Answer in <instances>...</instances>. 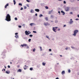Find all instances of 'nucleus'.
<instances>
[{
	"label": "nucleus",
	"mask_w": 79,
	"mask_h": 79,
	"mask_svg": "<svg viewBox=\"0 0 79 79\" xmlns=\"http://www.w3.org/2000/svg\"><path fill=\"white\" fill-rule=\"evenodd\" d=\"M78 32H79V31L78 30H75L74 31V34H73V35L76 36V34H77Z\"/></svg>",
	"instance_id": "2"
},
{
	"label": "nucleus",
	"mask_w": 79,
	"mask_h": 79,
	"mask_svg": "<svg viewBox=\"0 0 79 79\" xmlns=\"http://www.w3.org/2000/svg\"><path fill=\"white\" fill-rule=\"evenodd\" d=\"M7 67L8 68H10V65H8Z\"/></svg>",
	"instance_id": "34"
},
{
	"label": "nucleus",
	"mask_w": 79,
	"mask_h": 79,
	"mask_svg": "<svg viewBox=\"0 0 79 79\" xmlns=\"http://www.w3.org/2000/svg\"><path fill=\"white\" fill-rule=\"evenodd\" d=\"M58 0V1H62V0Z\"/></svg>",
	"instance_id": "55"
},
{
	"label": "nucleus",
	"mask_w": 79,
	"mask_h": 79,
	"mask_svg": "<svg viewBox=\"0 0 79 79\" xmlns=\"http://www.w3.org/2000/svg\"><path fill=\"white\" fill-rule=\"evenodd\" d=\"M49 52H51V51H52V49H49Z\"/></svg>",
	"instance_id": "38"
},
{
	"label": "nucleus",
	"mask_w": 79,
	"mask_h": 79,
	"mask_svg": "<svg viewBox=\"0 0 79 79\" xmlns=\"http://www.w3.org/2000/svg\"><path fill=\"white\" fill-rule=\"evenodd\" d=\"M33 69V68H30V70H31V71H32V70Z\"/></svg>",
	"instance_id": "20"
},
{
	"label": "nucleus",
	"mask_w": 79,
	"mask_h": 79,
	"mask_svg": "<svg viewBox=\"0 0 79 79\" xmlns=\"http://www.w3.org/2000/svg\"><path fill=\"white\" fill-rule=\"evenodd\" d=\"M33 52H35V49L34 48V49L33 50Z\"/></svg>",
	"instance_id": "31"
},
{
	"label": "nucleus",
	"mask_w": 79,
	"mask_h": 79,
	"mask_svg": "<svg viewBox=\"0 0 79 79\" xmlns=\"http://www.w3.org/2000/svg\"><path fill=\"white\" fill-rule=\"evenodd\" d=\"M64 73H65L64 71H63L61 72L62 74H64Z\"/></svg>",
	"instance_id": "15"
},
{
	"label": "nucleus",
	"mask_w": 79,
	"mask_h": 79,
	"mask_svg": "<svg viewBox=\"0 0 79 79\" xmlns=\"http://www.w3.org/2000/svg\"><path fill=\"white\" fill-rule=\"evenodd\" d=\"M65 10L66 11H69V8H68V7H66L65 8Z\"/></svg>",
	"instance_id": "6"
},
{
	"label": "nucleus",
	"mask_w": 79,
	"mask_h": 79,
	"mask_svg": "<svg viewBox=\"0 0 79 79\" xmlns=\"http://www.w3.org/2000/svg\"><path fill=\"white\" fill-rule=\"evenodd\" d=\"M64 4H66V1H64Z\"/></svg>",
	"instance_id": "30"
},
{
	"label": "nucleus",
	"mask_w": 79,
	"mask_h": 79,
	"mask_svg": "<svg viewBox=\"0 0 79 79\" xmlns=\"http://www.w3.org/2000/svg\"><path fill=\"white\" fill-rule=\"evenodd\" d=\"M15 20H18V18H17L16 17H15Z\"/></svg>",
	"instance_id": "27"
},
{
	"label": "nucleus",
	"mask_w": 79,
	"mask_h": 79,
	"mask_svg": "<svg viewBox=\"0 0 79 79\" xmlns=\"http://www.w3.org/2000/svg\"><path fill=\"white\" fill-rule=\"evenodd\" d=\"M35 11H36L37 12H39V11H40V10L39 9H35Z\"/></svg>",
	"instance_id": "10"
},
{
	"label": "nucleus",
	"mask_w": 79,
	"mask_h": 79,
	"mask_svg": "<svg viewBox=\"0 0 79 79\" xmlns=\"http://www.w3.org/2000/svg\"><path fill=\"white\" fill-rule=\"evenodd\" d=\"M57 64H59V63H57Z\"/></svg>",
	"instance_id": "59"
},
{
	"label": "nucleus",
	"mask_w": 79,
	"mask_h": 79,
	"mask_svg": "<svg viewBox=\"0 0 79 79\" xmlns=\"http://www.w3.org/2000/svg\"><path fill=\"white\" fill-rule=\"evenodd\" d=\"M73 23V21L72 20V19H70V21L69 22V23L70 24H72V23Z\"/></svg>",
	"instance_id": "9"
},
{
	"label": "nucleus",
	"mask_w": 79,
	"mask_h": 79,
	"mask_svg": "<svg viewBox=\"0 0 79 79\" xmlns=\"http://www.w3.org/2000/svg\"><path fill=\"white\" fill-rule=\"evenodd\" d=\"M29 36L30 37H32V36H33V35H30Z\"/></svg>",
	"instance_id": "29"
},
{
	"label": "nucleus",
	"mask_w": 79,
	"mask_h": 79,
	"mask_svg": "<svg viewBox=\"0 0 79 79\" xmlns=\"http://www.w3.org/2000/svg\"><path fill=\"white\" fill-rule=\"evenodd\" d=\"M66 25H64V27H66Z\"/></svg>",
	"instance_id": "44"
},
{
	"label": "nucleus",
	"mask_w": 79,
	"mask_h": 79,
	"mask_svg": "<svg viewBox=\"0 0 79 79\" xmlns=\"http://www.w3.org/2000/svg\"><path fill=\"white\" fill-rule=\"evenodd\" d=\"M46 37H47V38L48 39H50V38H49V37H48V36H46Z\"/></svg>",
	"instance_id": "33"
},
{
	"label": "nucleus",
	"mask_w": 79,
	"mask_h": 79,
	"mask_svg": "<svg viewBox=\"0 0 79 79\" xmlns=\"http://www.w3.org/2000/svg\"><path fill=\"white\" fill-rule=\"evenodd\" d=\"M10 64H12V63L11 62H10Z\"/></svg>",
	"instance_id": "58"
},
{
	"label": "nucleus",
	"mask_w": 79,
	"mask_h": 79,
	"mask_svg": "<svg viewBox=\"0 0 79 79\" xmlns=\"http://www.w3.org/2000/svg\"><path fill=\"white\" fill-rule=\"evenodd\" d=\"M65 49H66V50H67V49H68V48H65Z\"/></svg>",
	"instance_id": "43"
},
{
	"label": "nucleus",
	"mask_w": 79,
	"mask_h": 79,
	"mask_svg": "<svg viewBox=\"0 0 79 79\" xmlns=\"http://www.w3.org/2000/svg\"><path fill=\"white\" fill-rule=\"evenodd\" d=\"M78 19H76V20H78Z\"/></svg>",
	"instance_id": "49"
},
{
	"label": "nucleus",
	"mask_w": 79,
	"mask_h": 79,
	"mask_svg": "<svg viewBox=\"0 0 79 79\" xmlns=\"http://www.w3.org/2000/svg\"><path fill=\"white\" fill-rule=\"evenodd\" d=\"M31 32H29V34H31Z\"/></svg>",
	"instance_id": "60"
},
{
	"label": "nucleus",
	"mask_w": 79,
	"mask_h": 79,
	"mask_svg": "<svg viewBox=\"0 0 79 79\" xmlns=\"http://www.w3.org/2000/svg\"><path fill=\"white\" fill-rule=\"evenodd\" d=\"M27 2H30V1H29V0H26Z\"/></svg>",
	"instance_id": "35"
},
{
	"label": "nucleus",
	"mask_w": 79,
	"mask_h": 79,
	"mask_svg": "<svg viewBox=\"0 0 79 79\" xmlns=\"http://www.w3.org/2000/svg\"><path fill=\"white\" fill-rule=\"evenodd\" d=\"M15 37L16 38V39H18L19 37V36L18 35H15Z\"/></svg>",
	"instance_id": "14"
},
{
	"label": "nucleus",
	"mask_w": 79,
	"mask_h": 79,
	"mask_svg": "<svg viewBox=\"0 0 79 79\" xmlns=\"http://www.w3.org/2000/svg\"><path fill=\"white\" fill-rule=\"evenodd\" d=\"M51 22H53V21H51Z\"/></svg>",
	"instance_id": "64"
},
{
	"label": "nucleus",
	"mask_w": 79,
	"mask_h": 79,
	"mask_svg": "<svg viewBox=\"0 0 79 79\" xmlns=\"http://www.w3.org/2000/svg\"><path fill=\"white\" fill-rule=\"evenodd\" d=\"M44 25H45V26H48V25H50V23H48V22L47 23H44Z\"/></svg>",
	"instance_id": "5"
},
{
	"label": "nucleus",
	"mask_w": 79,
	"mask_h": 79,
	"mask_svg": "<svg viewBox=\"0 0 79 79\" xmlns=\"http://www.w3.org/2000/svg\"><path fill=\"white\" fill-rule=\"evenodd\" d=\"M24 69H26V68H24Z\"/></svg>",
	"instance_id": "50"
},
{
	"label": "nucleus",
	"mask_w": 79,
	"mask_h": 79,
	"mask_svg": "<svg viewBox=\"0 0 79 79\" xmlns=\"http://www.w3.org/2000/svg\"><path fill=\"white\" fill-rule=\"evenodd\" d=\"M19 5L20 6H22V4L21 3H19Z\"/></svg>",
	"instance_id": "25"
},
{
	"label": "nucleus",
	"mask_w": 79,
	"mask_h": 79,
	"mask_svg": "<svg viewBox=\"0 0 79 79\" xmlns=\"http://www.w3.org/2000/svg\"><path fill=\"white\" fill-rule=\"evenodd\" d=\"M20 10H23V7H21Z\"/></svg>",
	"instance_id": "40"
},
{
	"label": "nucleus",
	"mask_w": 79,
	"mask_h": 79,
	"mask_svg": "<svg viewBox=\"0 0 79 79\" xmlns=\"http://www.w3.org/2000/svg\"><path fill=\"white\" fill-rule=\"evenodd\" d=\"M33 33H37V32L35 31H33Z\"/></svg>",
	"instance_id": "26"
},
{
	"label": "nucleus",
	"mask_w": 79,
	"mask_h": 79,
	"mask_svg": "<svg viewBox=\"0 0 79 79\" xmlns=\"http://www.w3.org/2000/svg\"><path fill=\"white\" fill-rule=\"evenodd\" d=\"M25 67H26V65H25Z\"/></svg>",
	"instance_id": "61"
},
{
	"label": "nucleus",
	"mask_w": 79,
	"mask_h": 79,
	"mask_svg": "<svg viewBox=\"0 0 79 79\" xmlns=\"http://www.w3.org/2000/svg\"><path fill=\"white\" fill-rule=\"evenodd\" d=\"M42 16H43V15L42 14H40V18L41 17H42Z\"/></svg>",
	"instance_id": "21"
},
{
	"label": "nucleus",
	"mask_w": 79,
	"mask_h": 79,
	"mask_svg": "<svg viewBox=\"0 0 79 79\" xmlns=\"http://www.w3.org/2000/svg\"><path fill=\"white\" fill-rule=\"evenodd\" d=\"M51 17H53V15H51Z\"/></svg>",
	"instance_id": "57"
},
{
	"label": "nucleus",
	"mask_w": 79,
	"mask_h": 79,
	"mask_svg": "<svg viewBox=\"0 0 79 79\" xmlns=\"http://www.w3.org/2000/svg\"><path fill=\"white\" fill-rule=\"evenodd\" d=\"M4 67H5V69H6V66H5Z\"/></svg>",
	"instance_id": "54"
},
{
	"label": "nucleus",
	"mask_w": 79,
	"mask_h": 79,
	"mask_svg": "<svg viewBox=\"0 0 79 79\" xmlns=\"http://www.w3.org/2000/svg\"><path fill=\"white\" fill-rule=\"evenodd\" d=\"M13 2L14 5H16V1L15 0H13Z\"/></svg>",
	"instance_id": "19"
},
{
	"label": "nucleus",
	"mask_w": 79,
	"mask_h": 79,
	"mask_svg": "<svg viewBox=\"0 0 79 79\" xmlns=\"http://www.w3.org/2000/svg\"><path fill=\"white\" fill-rule=\"evenodd\" d=\"M77 17L79 18V15H77Z\"/></svg>",
	"instance_id": "51"
},
{
	"label": "nucleus",
	"mask_w": 79,
	"mask_h": 79,
	"mask_svg": "<svg viewBox=\"0 0 79 79\" xmlns=\"http://www.w3.org/2000/svg\"><path fill=\"white\" fill-rule=\"evenodd\" d=\"M9 6V4L8 3H7L6 4V5L5 6L4 8L6 9V8H7V6Z\"/></svg>",
	"instance_id": "8"
},
{
	"label": "nucleus",
	"mask_w": 79,
	"mask_h": 79,
	"mask_svg": "<svg viewBox=\"0 0 79 79\" xmlns=\"http://www.w3.org/2000/svg\"><path fill=\"white\" fill-rule=\"evenodd\" d=\"M31 13H34V11L33 10L31 9Z\"/></svg>",
	"instance_id": "16"
},
{
	"label": "nucleus",
	"mask_w": 79,
	"mask_h": 79,
	"mask_svg": "<svg viewBox=\"0 0 79 79\" xmlns=\"http://www.w3.org/2000/svg\"><path fill=\"white\" fill-rule=\"evenodd\" d=\"M6 74H10V71H6Z\"/></svg>",
	"instance_id": "11"
},
{
	"label": "nucleus",
	"mask_w": 79,
	"mask_h": 79,
	"mask_svg": "<svg viewBox=\"0 0 79 79\" xmlns=\"http://www.w3.org/2000/svg\"><path fill=\"white\" fill-rule=\"evenodd\" d=\"M17 68H19V65H17Z\"/></svg>",
	"instance_id": "45"
},
{
	"label": "nucleus",
	"mask_w": 79,
	"mask_h": 79,
	"mask_svg": "<svg viewBox=\"0 0 79 79\" xmlns=\"http://www.w3.org/2000/svg\"><path fill=\"white\" fill-rule=\"evenodd\" d=\"M28 32H30L29 31H28Z\"/></svg>",
	"instance_id": "62"
},
{
	"label": "nucleus",
	"mask_w": 79,
	"mask_h": 79,
	"mask_svg": "<svg viewBox=\"0 0 79 79\" xmlns=\"http://www.w3.org/2000/svg\"><path fill=\"white\" fill-rule=\"evenodd\" d=\"M25 33L26 35H29V32H28V31H25Z\"/></svg>",
	"instance_id": "7"
},
{
	"label": "nucleus",
	"mask_w": 79,
	"mask_h": 79,
	"mask_svg": "<svg viewBox=\"0 0 79 79\" xmlns=\"http://www.w3.org/2000/svg\"><path fill=\"white\" fill-rule=\"evenodd\" d=\"M60 56L61 57H62V55H60Z\"/></svg>",
	"instance_id": "53"
},
{
	"label": "nucleus",
	"mask_w": 79,
	"mask_h": 79,
	"mask_svg": "<svg viewBox=\"0 0 79 79\" xmlns=\"http://www.w3.org/2000/svg\"><path fill=\"white\" fill-rule=\"evenodd\" d=\"M51 13V11H49V14H50Z\"/></svg>",
	"instance_id": "46"
},
{
	"label": "nucleus",
	"mask_w": 79,
	"mask_h": 79,
	"mask_svg": "<svg viewBox=\"0 0 79 79\" xmlns=\"http://www.w3.org/2000/svg\"><path fill=\"white\" fill-rule=\"evenodd\" d=\"M61 13H62L63 14V15H65V13L64 12L63 10L61 11Z\"/></svg>",
	"instance_id": "12"
},
{
	"label": "nucleus",
	"mask_w": 79,
	"mask_h": 79,
	"mask_svg": "<svg viewBox=\"0 0 79 79\" xmlns=\"http://www.w3.org/2000/svg\"><path fill=\"white\" fill-rule=\"evenodd\" d=\"M40 51H42V47H41V46H40Z\"/></svg>",
	"instance_id": "23"
},
{
	"label": "nucleus",
	"mask_w": 79,
	"mask_h": 79,
	"mask_svg": "<svg viewBox=\"0 0 79 79\" xmlns=\"http://www.w3.org/2000/svg\"><path fill=\"white\" fill-rule=\"evenodd\" d=\"M31 39H29L28 40V41H29V42H31Z\"/></svg>",
	"instance_id": "37"
},
{
	"label": "nucleus",
	"mask_w": 79,
	"mask_h": 79,
	"mask_svg": "<svg viewBox=\"0 0 79 79\" xmlns=\"http://www.w3.org/2000/svg\"><path fill=\"white\" fill-rule=\"evenodd\" d=\"M45 19L46 20V21H48V18L46 17L45 18Z\"/></svg>",
	"instance_id": "22"
},
{
	"label": "nucleus",
	"mask_w": 79,
	"mask_h": 79,
	"mask_svg": "<svg viewBox=\"0 0 79 79\" xmlns=\"http://www.w3.org/2000/svg\"><path fill=\"white\" fill-rule=\"evenodd\" d=\"M34 23H31L30 24V26H33V25H34Z\"/></svg>",
	"instance_id": "13"
},
{
	"label": "nucleus",
	"mask_w": 79,
	"mask_h": 79,
	"mask_svg": "<svg viewBox=\"0 0 79 79\" xmlns=\"http://www.w3.org/2000/svg\"><path fill=\"white\" fill-rule=\"evenodd\" d=\"M21 46L22 47H26V48H29V46H27V45L26 44H21Z\"/></svg>",
	"instance_id": "3"
},
{
	"label": "nucleus",
	"mask_w": 79,
	"mask_h": 79,
	"mask_svg": "<svg viewBox=\"0 0 79 79\" xmlns=\"http://www.w3.org/2000/svg\"><path fill=\"white\" fill-rule=\"evenodd\" d=\"M58 27H53L52 30L54 31V32H56V28H57Z\"/></svg>",
	"instance_id": "4"
},
{
	"label": "nucleus",
	"mask_w": 79,
	"mask_h": 79,
	"mask_svg": "<svg viewBox=\"0 0 79 79\" xmlns=\"http://www.w3.org/2000/svg\"><path fill=\"white\" fill-rule=\"evenodd\" d=\"M68 72L69 73H71V70H70V69H69L68 70Z\"/></svg>",
	"instance_id": "28"
},
{
	"label": "nucleus",
	"mask_w": 79,
	"mask_h": 79,
	"mask_svg": "<svg viewBox=\"0 0 79 79\" xmlns=\"http://www.w3.org/2000/svg\"><path fill=\"white\" fill-rule=\"evenodd\" d=\"M5 19L7 21H11V16H10V15L9 14H7L6 16Z\"/></svg>",
	"instance_id": "1"
},
{
	"label": "nucleus",
	"mask_w": 79,
	"mask_h": 79,
	"mask_svg": "<svg viewBox=\"0 0 79 79\" xmlns=\"http://www.w3.org/2000/svg\"><path fill=\"white\" fill-rule=\"evenodd\" d=\"M58 13H59L60 14V11H58Z\"/></svg>",
	"instance_id": "47"
},
{
	"label": "nucleus",
	"mask_w": 79,
	"mask_h": 79,
	"mask_svg": "<svg viewBox=\"0 0 79 79\" xmlns=\"http://www.w3.org/2000/svg\"><path fill=\"white\" fill-rule=\"evenodd\" d=\"M3 70H4V71H6V70L5 69H4Z\"/></svg>",
	"instance_id": "52"
},
{
	"label": "nucleus",
	"mask_w": 79,
	"mask_h": 79,
	"mask_svg": "<svg viewBox=\"0 0 79 79\" xmlns=\"http://www.w3.org/2000/svg\"><path fill=\"white\" fill-rule=\"evenodd\" d=\"M15 35H18V33H16L15 34Z\"/></svg>",
	"instance_id": "41"
},
{
	"label": "nucleus",
	"mask_w": 79,
	"mask_h": 79,
	"mask_svg": "<svg viewBox=\"0 0 79 79\" xmlns=\"http://www.w3.org/2000/svg\"><path fill=\"white\" fill-rule=\"evenodd\" d=\"M71 48H75L73 46Z\"/></svg>",
	"instance_id": "42"
},
{
	"label": "nucleus",
	"mask_w": 79,
	"mask_h": 79,
	"mask_svg": "<svg viewBox=\"0 0 79 79\" xmlns=\"http://www.w3.org/2000/svg\"><path fill=\"white\" fill-rule=\"evenodd\" d=\"M45 64H46V63H44V62L42 63V65L43 66H45Z\"/></svg>",
	"instance_id": "17"
},
{
	"label": "nucleus",
	"mask_w": 79,
	"mask_h": 79,
	"mask_svg": "<svg viewBox=\"0 0 79 79\" xmlns=\"http://www.w3.org/2000/svg\"><path fill=\"white\" fill-rule=\"evenodd\" d=\"M58 31H60V29H58Z\"/></svg>",
	"instance_id": "56"
},
{
	"label": "nucleus",
	"mask_w": 79,
	"mask_h": 79,
	"mask_svg": "<svg viewBox=\"0 0 79 79\" xmlns=\"http://www.w3.org/2000/svg\"><path fill=\"white\" fill-rule=\"evenodd\" d=\"M70 15H73V12H71L70 13Z\"/></svg>",
	"instance_id": "36"
},
{
	"label": "nucleus",
	"mask_w": 79,
	"mask_h": 79,
	"mask_svg": "<svg viewBox=\"0 0 79 79\" xmlns=\"http://www.w3.org/2000/svg\"><path fill=\"white\" fill-rule=\"evenodd\" d=\"M21 69H19L18 70V72H21Z\"/></svg>",
	"instance_id": "18"
},
{
	"label": "nucleus",
	"mask_w": 79,
	"mask_h": 79,
	"mask_svg": "<svg viewBox=\"0 0 79 79\" xmlns=\"http://www.w3.org/2000/svg\"><path fill=\"white\" fill-rule=\"evenodd\" d=\"M45 8H46V9H48V7L47 6H46Z\"/></svg>",
	"instance_id": "24"
},
{
	"label": "nucleus",
	"mask_w": 79,
	"mask_h": 79,
	"mask_svg": "<svg viewBox=\"0 0 79 79\" xmlns=\"http://www.w3.org/2000/svg\"><path fill=\"white\" fill-rule=\"evenodd\" d=\"M24 9H26L27 8V7H26V6H24Z\"/></svg>",
	"instance_id": "32"
},
{
	"label": "nucleus",
	"mask_w": 79,
	"mask_h": 79,
	"mask_svg": "<svg viewBox=\"0 0 79 79\" xmlns=\"http://www.w3.org/2000/svg\"><path fill=\"white\" fill-rule=\"evenodd\" d=\"M35 16H37V14H35Z\"/></svg>",
	"instance_id": "48"
},
{
	"label": "nucleus",
	"mask_w": 79,
	"mask_h": 79,
	"mask_svg": "<svg viewBox=\"0 0 79 79\" xmlns=\"http://www.w3.org/2000/svg\"><path fill=\"white\" fill-rule=\"evenodd\" d=\"M19 27L20 28H21V26H20V25L19 26Z\"/></svg>",
	"instance_id": "39"
},
{
	"label": "nucleus",
	"mask_w": 79,
	"mask_h": 79,
	"mask_svg": "<svg viewBox=\"0 0 79 79\" xmlns=\"http://www.w3.org/2000/svg\"><path fill=\"white\" fill-rule=\"evenodd\" d=\"M12 79H15V78H13Z\"/></svg>",
	"instance_id": "63"
}]
</instances>
